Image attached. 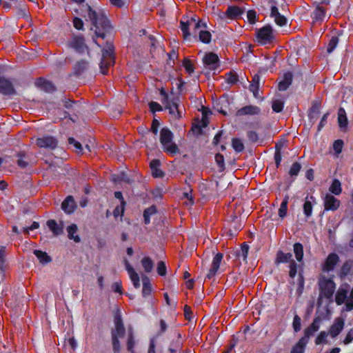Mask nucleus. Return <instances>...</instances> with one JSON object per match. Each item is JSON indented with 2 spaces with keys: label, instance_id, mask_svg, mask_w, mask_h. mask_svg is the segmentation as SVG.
<instances>
[{
  "label": "nucleus",
  "instance_id": "obj_48",
  "mask_svg": "<svg viewBox=\"0 0 353 353\" xmlns=\"http://www.w3.org/2000/svg\"><path fill=\"white\" fill-rule=\"evenodd\" d=\"M301 319L298 315H295L293 319L292 326L295 332H299L301 328Z\"/></svg>",
  "mask_w": 353,
  "mask_h": 353
},
{
  "label": "nucleus",
  "instance_id": "obj_54",
  "mask_svg": "<svg viewBox=\"0 0 353 353\" xmlns=\"http://www.w3.org/2000/svg\"><path fill=\"white\" fill-rule=\"evenodd\" d=\"M215 161L219 166L221 171H223L225 168L223 156L220 154H216L215 156Z\"/></svg>",
  "mask_w": 353,
  "mask_h": 353
},
{
  "label": "nucleus",
  "instance_id": "obj_4",
  "mask_svg": "<svg viewBox=\"0 0 353 353\" xmlns=\"http://www.w3.org/2000/svg\"><path fill=\"white\" fill-rule=\"evenodd\" d=\"M160 92L163 97L161 102L165 105V109L169 110V113L172 115V118L175 119H179L181 116L178 109V98L170 97L163 88L161 90Z\"/></svg>",
  "mask_w": 353,
  "mask_h": 353
},
{
  "label": "nucleus",
  "instance_id": "obj_38",
  "mask_svg": "<svg viewBox=\"0 0 353 353\" xmlns=\"http://www.w3.org/2000/svg\"><path fill=\"white\" fill-rule=\"evenodd\" d=\"M329 190L335 195H339L341 192V184L339 180L334 179L331 184Z\"/></svg>",
  "mask_w": 353,
  "mask_h": 353
},
{
  "label": "nucleus",
  "instance_id": "obj_34",
  "mask_svg": "<svg viewBox=\"0 0 353 353\" xmlns=\"http://www.w3.org/2000/svg\"><path fill=\"white\" fill-rule=\"evenodd\" d=\"M338 122L340 128H345L347 124L346 113L343 108H340L338 111Z\"/></svg>",
  "mask_w": 353,
  "mask_h": 353
},
{
  "label": "nucleus",
  "instance_id": "obj_56",
  "mask_svg": "<svg viewBox=\"0 0 353 353\" xmlns=\"http://www.w3.org/2000/svg\"><path fill=\"white\" fill-rule=\"evenodd\" d=\"M300 170H301V165L299 163H294L291 166L289 173L292 176H293V175L296 176L298 174Z\"/></svg>",
  "mask_w": 353,
  "mask_h": 353
},
{
  "label": "nucleus",
  "instance_id": "obj_55",
  "mask_svg": "<svg viewBox=\"0 0 353 353\" xmlns=\"http://www.w3.org/2000/svg\"><path fill=\"white\" fill-rule=\"evenodd\" d=\"M274 18L275 23L280 26H285L287 23V19L281 14H279V15L275 16Z\"/></svg>",
  "mask_w": 353,
  "mask_h": 353
},
{
  "label": "nucleus",
  "instance_id": "obj_62",
  "mask_svg": "<svg viewBox=\"0 0 353 353\" xmlns=\"http://www.w3.org/2000/svg\"><path fill=\"white\" fill-rule=\"evenodd\" d=\"M247 17L250 23H254L256 22V12L250 10L247 13Z\"/></svg>",
  "mask_w": 353,
  "mask_h": 353
},
{
  "label": "nucleus",
  "instance_id": "obj_22",
  "mask_svg": "<svg viewBox=\"0 0 353 353\" xmlns=\"http://www.w3.org/2000/svg\"><path fill=\"white\" fill-rule=\"evenodd\" d=\"M294 259L291 253H284L279 250L276 253L275 263L279 265L281 263H290Z\"/></svg>",
  "mask_w": 353,
  "mask_h": 353
},
{
  "label": "nucleus",
  "instance_id": "obj_46",
  "mask_svg": "<svg viewBox=\"0 0 353 353\" xmlns=\"http://www.w3.org/2000/svg\"><path fill=\"white\" fill-rule=\"evenodd\" d=\"M249 246L247 244L243 243L241 248V250L239 251L237 255L239 256H242L243 260L245 261L248 254Z\"/></svg>",
  "mask_w": 353,
  "mask_h": 353
},
{
  "label": "nucleus",
  "instance_id": "obj_10",
  "mask_svg": "<svg viewBox=\"0 0 353 353\" xmlns=\"http://www.w3.org/2000/svg\"><path fill=\"white\" fill-rule=\"evenodd\" d=\"M0 94L12 95L16 94L12 83L4 77H0Z\"/></svg>",
  "mask_w": 353,
  "mask_h": 353
},
{
  "label": "nucleus",
  "instance_id": "obj_42",
  "mask_svg": "<svg viewBox=\"0 0 353 353\" xmlns=\"http://www.w3.org/2000/svg\"><path fill=\"white\" fill-rule=\"evenodd\" d=\"M288 199H289V196H285V199L282 201L281 206L279 209V215L281 218H283L286 215Z\"/></svg>",
  "mask_w": 353,
  "mask_h": 353
},
{
  "label": "nucleus",
  "instance_id": "obj_18",
  "mask_svg": "<svg viewBox=\"0 0 353 353\" xmlns=\"http://www.w3.org/2000/svg\"><path fill=\"white\" fill-rule=\"evenodd\" d=\"M272 28L269 26H265L257 32L259 40L261 42H267L272 39Z\"/></svg>",
  "mask_w": 353,
  "mask_h": 353
},
{
  "label": "nucleus",
  "instance_id": "obj_53",
  "mask_svg": "<svg viewBox=\"0 0 353 353\" xmlns=\"http://www.w3.org/2000/svg\"><path fill=\"white\" fill-rule=\"evenodd\" d=\"M157 272L160 276H165L166 274V266L163 261H161L157 264Z\"/></svg>",
  "mask_w": 353,
  "mask_h": 353
},
{
  "label": "nucleus",
  "instance_id": "obj_37",
  "mask_svg": "<svg viewBox=\"0 0 353 353\" xmlns=\"http://www.w3.org/2000/svg\"><path fill=\"white\" fill-rule=\"evenodd\" d=\"M294 253L298 261H301L303 257V247L301 243H296L294 245Z\"/></svg>",
  "mask_w": 353,
  "mask_h": 353
},
{
  "label": "nucleus",
  "instance_id": "obj_3",
  "mask_svg": "<svg viewBox=\"0 0 353 353\" xmlns=\"http://www.w3.org/2000/svg\"><path fill=\"white\" fill-rule=\"evenodd\" d=\"M114 47L108 43L102 50V57L99 63L100 70L103 74H107V70L114 63Z\"/></svg>",
  "mask_w": 353,
  "mask_h": 353
},
{
  "label": "nucleus",
  "instance_id": "obj_49",
  "mask_svg": "<svg viewBox=\"0 0 353 353\" xmlns=\"http://www.w3.org/2000/svg\"><path fill=\"white\" fill-rule=\"evenodd\" d=\"M180 23H181V30L183 32V38L187 39L188 37H189L190 35V33L188 30V28L190 26L187 22H185L183 21H181Z\"/></svg>",
  "mask_w": 353,
  "mask_h": 353
},
{
  "label": "nucleus",
  "instance_id": "obj_16",
  "mask_svg": "<svg viewBox=\"0 0 353 353\" xmlns=\"http://www.w3.org/2000/svg\"><path fill=\"white\" fill-rule=\"evenodd\" d=\"M203 63L211 70H214L218 66L219 57L213 53L206 54L203 59Z\"/></svg>",
  "mask_w": 353,
  "mask_h": 353
},
{
  "label": "nucleus",
  "instance_id": "obj_58",
  "mask_svg": "<svg viewBox=\"0 0 353 353\" xmlns=\"http://www.w3.org/2000/svg\"><path fill=\"white\" fill-rule=\"evenodd\" d=\"M134 345V341L133 334L132 332H130L129 335H128V343H127L128 350L132 352Z\"/></svg>",
  "mask_w": 353,
  "mask_h": 353
},
{
  "label": "nucleus",
  "instance_id": "obj_57",
  "mask_svg": "<svg viewBox=\"0 0 353 353\" xmlns=\"http://www.w3.org/2000/svg\"><path fill=\"white\" fill-rule=\"evenodd\" d=\"M183 65L188 73L191 74L194 72V68L190 59H185Z\"/></svg>",
  "mask_w": 353,
  "mask_h": 353
},
{
  "label": "nucleus",
  "instance_id": "obj_45",
  "mask_svg": "<svg viewBox=\"0 0 353 353\" xmlns=\"http://www.w3.org/2000/svg\"><path fill=\"white\" fill-rule=\"evenodd\" d=\"M338 42H339L338 37H332V39H330V41L328 43L327 48V51L328 53H331L334 50V48L336 47V46L338 44Z\"/></svg>",
  "mask_w": 353,
  "mask_h": 353
},
{
  "label": "nucleus",
  "instance_id": "obj_9",
  "mask_svg": "<svg viewBox=\"0 0 353 353\" xmlns=\"http://www.w3.org/2000/svg\"><path fill=\"white\" fill-rule=\"evenodd\" d=\"M114 327L115 328L112 330V337H123L125 330L122 322L121 317L119 314L116 315L114 317Z\"/></svg>",
  "mask_w": 353,
  "mask_h": 353
},
{
  "label": "nucleus",
  "instance_id": "obj_8",
  "mask_svg": "<svg viewBox=\"0 0 353 353\" xmlns=\"http://www.w3.org/2000/svg\"><path fill=\"white\" fill-rule=\"evenodd\" d=\"M261 110L258 106L253 105H245L236 112V116H254L260 114Z\"/></svg>",
  "mask_w": 353,
  "mask_h": 353
},
{
  "label": "nucleus",
  "instance_id": "obj_28",
  "mask_svg": "<svg viewBox=\"0 0 353 353\" xmlns=\"http://www.w3.org/2000/svg\"><path fill=\"white\" fill-rule=\"evenodd\" d=\"M89 66L88 61L81 59L78 61L74 65V71L77 74H80L85 71Z\"/></svg>",
  "mask_w": 353,
  "mask_h": 353
},
{
  "label": "nucleus",
  "instance_id": "obj_7",
  "mask_svg": "<svg viewBox=\"0 0 353 353\" xmlns=\"http://www.w3.org/2000/svg\"><path fill=\"white\" fill-rule=\"evenodd\" d=\"M339 261V256L335 253H330L326 258L322 270L323 272H330L334 270L335 266Z\"/></svg>",
  "mask_w": 353,
  "mask_h": 353
},
{
  "label": "nucleus",
  "instance_id": "obj_29",
  "mask_svg": "<svg viewBox=\"0 0 353 353\" xmlns=\"http://www.w3.org/2000/svg\"><path fill=\"white\" fill-rule=\"evenodd\" d=\"M259 76L256 74L253 77L252 83L250 85V90L253 93L255 98L259 97Z\"/></svg>",
  "mask_w": 353,
  "mask_h": 353
},
{
  "label": "nucleus",
  "instance_id": "obj_14",
  "mask_svg": "<svg viewBox=\"0 0 353 353\" xmlns=\"http://www.w3.org/2000/svg\"><path fill=\"white\" fill-rule=\"evenodd\" d=\"M344 320L342 318L338 317L334 320V323L330 327L329 330L330 335L334 338L338 336L344 327Z\"/></svg>",
  "mask_w": 353,
  "mask_h": 353
},
{
  "label": "nucleus",
  "instance_id": "obj_51",
  "mask_svg": "<svg viewBox=\"0 0 353 353\" xmlns=\"http://www.w3.org/2000/svg\"><path fill=\"white\" fill-rule=\"evenodd\" d=\"M207 25L205 23H202L201 21H198L197 23H195L194 25L193 34H199V31L203 29H206Z\"/></svg>",
  "mask_w": 353,
  "mask_h": 353
},
{
  "label": "nucleus",
  "instance_id": "obj_41",
  "mask_svg": "<svg viewBox=\"0 0 353 353\" xmlns=\"http://www.w3.org/2000/svg\"><path fill=\"white\" fill-rule=\"evenodd\" d=\"M352 267V264L350 261L345 262L340 270L339 276L343 277L347 275L350 272Z\"/></svg>",
  "mask_w": 353,
  "mask_h": 353
},
{
  "label": "nucleus",
  "instance_id": "obj_61",
  "mask_svg": "<svg viewBox=\"0 0 353 353\" xmlns=\"http://www.w3.org/2000/svg\"><path fill=\"white\" fill-rule=\"evenodd\" d=\"M73 25L74 27L77 30H83V22L79 17H74L73 19Z\"/></svg>",
  "mask_w": 353,
  "mask_h": 353
},
{
  "label": "nucleus",
  "instance_id": "obj_31",
  "mask_svg": "<svg viewBox=\"0 0 353 353\" xmlns=\"http://www.w3.org/2000/svg\"><path fill=\"white\" fill-rule=\"evenodd\" d=\"M307 343L306 338L300 339L298 343L292 347L291 353H303Z\"/></svg>",
  "mask_w": 353,
  "mask_h": 353
},
{
  "label": "nucleus",
  "instance_id": "obj_26",
  "mask_svg": "<svg viewBox=\"0 0 353 353\" xmlns=\"http://www.w3.org/2000/svg\"><path fill=\"white\" fill-rule=\"evenodd\" d=\"M243 12L244 10L238 6H229L227 11L225 12V15L228 18L234 19L241 15Z\"/></svg>",
  "mask_w": 353,
  "mask_h": 353
},
{
  "label": "nucleus",
  "instance_id": "obj_20",
  "mask_svg": "<svg viewBox=\"0 0 353 353\" xmlns=\"http://www.w3.org/2000/svg\"><path fill=\"white\" fill-rule=\"evenodd\" d=\"M46 224L54 236L61 234L63 232L62 223L58 224L54 220L50 219L47 221Z\"/></svg>",
  "mask_w": 353,
  "mask_h": 353
},
{
  "label": "nucleus",
  "instance_id": "obj_21",
  "mask_svg": "<svg viewBox=\"0 0 353 353\" xmlns=\"http://www.w3.org/2000/svg\"><path fill=\"white\" fill-rule=\"evenodd\" d=\"M293 79L292 73L288 72L284 74L283 79L279 83V90L280 91L286 90L289 86L292 84Z\"/></svg>",
  "mask_w": 353,
  "mask_h": 353
},
{
  "label": "nucleus",
  "instance_id": "obj_64",
  "mask_svg": "<svg viewBox=\"0 0 353 353\" xmlns=\"http://www.w3.org/2000/svg\"><path fill=\"white\" fill-rule=\"evenodd\" d=\"M353 340V327L347 332L345 339L343 340V343L345 345H347L350 343Z\"/></svg>",
  "mask_w": 353,
  "mask_h": 353
},
{
  "label": "nucleus",
  "instance_id": "obj_6",
  "mask_svg": "<svg viewBox=\"0 0 353 353\" xmlns=\"http://www.w3.org/2000/svg\"><path fill=\"white\" fill-rule=\"evenodd\" d=\"M36 144L40 148H48L54 150L57 147V140L51 136H46L41 138H38L36 140Z\"/></svg>",
  "mask_w": 353,
  "mask_h": 353
},
{
  "label": "nucleus",
  "instance_id": "obj_15",
  "mask_svg": "<svg viewBox=\"0 0 353 353\" xmlns=\"http://www.w3.org/2000/svg\"><path fill=\"white\" fill-rule=\"evenodd\" d=\"M320 323L321 318L316 317L314 319L312 324L305 330L304 336H303L302 338H306V342L308 343L309 338L311 336L314 335V334L318 331V330L319 329Z\"/></svg>",
  "mask_w": 353,
  "mask_h": 353
},
{
  "label": "nucleus",
  "instance_id": "obj_36",
  "mask_svg": "<svg viewBox=\"0 0 353 353\" xmlns=\"http://www.w3.org/2000/svg\"><path fill=\"white\" fill-rule=\"evenodd\" d=\"M325 16V10L317 6L312 13V17L315 21H322Z\"/></svg>",
  "mask_w": 353,
  "mask_h": 353
},
{
  "label": "nucleus",
  "instance_id": "obj_27",
  "mask_svg": "<svg viewBox=\"0 0 353 353\" xmlns=\"http://www.w3.org/2000/svg\"><path fill=\"white\" fill-rule=\"evenodd\" d=\"M347 288H343V286L339 288L335 296L336 303L338 305H341L344 303L347 297Z\"/></svg>",
  "mask_w": 353,
  "mask_h": 353
},
{
  "label": "nucleus",
  "instance_id": "obj_59",
  "mask_svg": "<svg viewBox=\"0 0 353 353\" xmlns=\"http://www.w3.org/2000/svg\"><path fill=\"white\" fill-rule=\"evenodd\" d=\"M112 341L114 353H119L120 343L119 341V338H116L115 336L112 337Z\"/></svg>",
  "mask_w": 353,
  "mask_h": 353
},
{
  "label": "nucleus",
  "instance_id": "obj_17",
  "mask_svg": "<svg viewBox=\"0 0 353 353\" xmlns=\"http://www.w3.org/2000/svg\"><path fill=\"white\" fill-rule=\"evenodd\" d=\"M70 46L78 52H83L87 50L84 43V39L82 37H74L70 43Z\"/></svg>",
  "mask_w": 353,
  "mask_h": 353
},
{
  "label": "nucleus",
  "instance_id": "obj_24",
  "mask_svg": "<svg viewBox=\"0 0 353 353\" xmlns=\"http://www.w3.org/2000/svg\"><path fill=\"white\" fill-rule=\"evenodd\" d=\"M17 158V164L21 168H26L30 165V161L25 152H19L16 154Z\"/></svg>",
  "mask_w": 353,
  "mask_h": 353
},
{
  "label": "nucleus",
  "instance_id": "obj_52",
  "mask_svg": "<svg viewBox=\"0 0 353 353\" xmlns=\"http://www.w3.org/2000/svg\"><path fill=\"white\" fill-rule=\"evenodd\" d=\"M289 275L291 278H294L296 276L297 272V264L296 263L294 260L291 261L289 265Z\"/></svg>",
  "mask_w": 353,
  "mask_h": 353
},
{
  "label": "nucleus",
  "instance_id": "obj_63",
  "mask_svg": "<svg viewBox=\"0 0 353 353\" xmlns=\"http://www.w3.org/2000/svg\"><path fill=\"white\" fill-rule=\"evenodd\" d=\"M149 106H150V108L152 112H155V111H161L162 110V107L161 105L157 103V102H154V101H152L149 103Z\"/></svg>",
  "mask_w": 353,
  "mask_h": 353
},
{
  "label": "nucleus",
  "instance_id": "obj_19",
  "mask_svg": "<svg viewBox=\"0 0 353 353\" xmlns=\"http://www.w3.org/2000/svg\"><path fill=\"white\" fill-rule=\"evenodd\" d=\"M63 210L68 213H72L76 208V203L72 196H68L61 204Z\"/></svg>",
  "mask_w": 353,
  "mask_h": 353
},
{
  "label": "nucleus",
  "instance_id": "obj_12",
  "mask_svg": "<svg viewBox=\"0 0 353 353\" xmlns=\"http://www.w3.org/2000/svg\"><path fill=\"white\" fill-rule=\"evenodd\" d=\"M125 269L129 274L130 279L132 281L133 285L135 288H139L140 284V277L137 273L135 270L132 267L128 261L125 260L124 261Z\"/></svg>",
  "mask_w": 353,
  "mask_h": 353
},
{
  "label": "nucleus",
  "instance_id": "obj_5",
  "mask_svg": "<svg viewBox=\"0 0 353 353\" xmlns=\"http://www.w3.org/2000/svg\"><path fill=\"white\" fill-rule=\"evenodd\" d=\"M319 285L321 296L327 299H330L333 296L336 285L332 279L321 276L319 280Z\"/></svg>",
  "mask_w": 353,
  "mask_h": 353
},
{
  "label": "nucleus",
  "instance_id": "obj_2",
  "mask_svg": "<svg viewBox=\"0 0 353 353\" xmlns=\"http://www.w3.org/2000/svg\"><path fill=\"white\" fill-rule=\"evenodd\" d=\"M173 133L167 128H163L160 131V142L164 152L174 155L179 152L177 145L172 141Z\"/></svg>",
  "mask_w": 353,
  "mask_h": 353
},
{
  "label": "nucleus",
  "instance_id": "obj_30",
  "mask_svg": "<svg viewBox=\"0 0 353 353\" xmlns=\"http://www.w3.org/2000/svg\"><path fill=\"white\" fill-rule=\"evenodd\" d=\"M37 85L46 92H52L55 90L54 85L50 81L40 79L37 81Z\"/></svg>",
  "mask_w": 353,
  "mask_h": 353
},
{
  "label": "nucleus",
  "instance_id": "obj_33",
  "mask_svg": "<svg viewBox=\"0 0 353 353\" xmlns=\"http://www.w3.org/2000/svg\"><path fill=\"white\" fill-rule=\"evenodd\" d=\"M34 254L38 258L39 262L42 264L48 263L52 261L50 256H48V254L45 252L36 250L34 251Z\"/></svg>",
  "mask_w": 353,
  "mask_h": 353
},
{
  "label": "nucleus",
  "instance_id": "obj_32",
  "mask_svg": "<svg viewBox=\"0 0 353 353\" xmlns=\"http://www.w3.org/2000/svg\"><path fill=\"white\" fill-rule=\"evenodd\" d=\"M141 265L146 273H150L154 268L153 261L148 256L143 257L141 261Z\"/></svg>",
  "mask_w": 353,
  "mask_h": 353
},
{
  "label": "nucleus",
  "instance_id": "obj_23",
  "mask_svg": "<svg viewBox=\"0 0 353 353\" xmlns=\"http://www.w3.org/2000/svg\"><path fill=\"white\" fill-rule=\"evenodd\" d=\"M67 233H68V237L70 239L73 240L76 243H79L81 241V239L79 235L75 234L78 231V227L76 224L72 223L70 225H68L66 228Z\"/></svg>",
  "mask_w": 353,
  "mask_h": 353
},
{
  "label": "nucleus",
  "instance_id": "obj_1",
  "mask_svg": "<svg viewBox=\"0 0 353 353\" xmlns=\"http://www.w3.org/2000/svg\"><path fill=\"white\" fill-rule=\"evenodd\" d=\"M81 11V14L85 20L91 22L92 25L91 30H94L97 37L104 38L103 30L109 27L108 20L105 15L101 12H97L88 5H85Z\"/></svg>",
  "mask_w": 353,
  "mask_h": 353
},
{
  "label": "nucleus",
  "instance_id": "obj_47",
  "mask_svg": "<svg viewBox=\"0 0 353 353\" xmlns=\"http://www.w3.org/2000/svg\"><path fill=\"white\" fill-rule=\"evenodd\" d=\"M312 205L311 201H305L303 204V212L306 216L309 217L312 215Z\"/></svg>",
  "mask_w": 353,
  "mask_h": 353
},
{
  "label": "nucleus",
  "instance_id": "obj_60",
  "mask_svg": "<svg viewBox=\"0 0 353 353\" xmlns=\"http://www.w3.org/2000/svg\"><path fill=\"white\" fill-rule=\"evenodd\" d=\"M343 143L341 140H336L333 144V148L337 154H339L342 151Z\"/></svg>",
  "mask_w": 353,
  "mask_h": 353
},
{
  "label": "nucleus",
  "instance_id": "obj_13",
  "mask_svg": "<svg viewBox=\"0 0 353 353\" xmlns=\"http://www.w3.org/2000/svg\"><path fill=\"white\" fill-rule=\"evenodd\" d=\"M223 256L221 253H217L214 256V257L213 258L212 262L211 268L206 276L208 279H210L212 278L216 274L218 270L219 269L220 264H221V260L223 259Z\"/></svg>",
  "mask_w": 353,
  "mask_h": 353
},
{
  "label": "nucleus",
  "instance_id": "obj_35",
  "mask_svg": "<svg viewBox=\"0 0 353 353\" xmlns=\"http://www.w3.org/2000/svg\"><path fill=\"white\" fill-rule=\"evenodd\" d=\"M143 281V290L142 294L143 296H147L150 294L152 292V288L149 281L148 278L146 276H142Z\"/></svg>",
  "mask_w": 353,
  "mask_h": 353
},
{
  "label": "nucleus",
  "instance_id": "obj_39",
  "mask_svg": "<svg viewBox=\"0 0 353 353\" xmlns=\"http://www.w3.org/2000/svg\"><path fill=\"white\" fill-rule=\"evenodd\" d=\"M156 212L157 209L154 205L150 206V208L145 209L143 212L144 223L145 224L150 223V216L151 215L155 214Z\"/></svg>",
  "mask_w": 353,
  "mask_h": 353
},
{
  "label": "nucleus",
  "instance_id": "obj_25",
  "mask_svg": "<svg viewBox=\"0 0 353 353\" xmlns=\"http://www.w3.org/2000/svg\"><path fill=\"white\" fill-rule=\"evenodd\" d=\"M150 168L152 170V174L154 177H163L164 174L163 171L159 168L161 165V162L159 160L154 159L150 162Z\"/></svg>",
  "mask_w": 353,
  "mask_h": 353
},
{
  "label": "nucleus",
  "instance_id": "obj_50",
  "mask_svg": "<svg viewBox=\"0 0 353 353\" xmlns=\"http://www.w3.org/2000/svg\"><path fill=\"white\" fill-rule=\"evenodd\" d=\"M272 110L276 112H280L283 108V102L279 100H274L272 105Z\"/></svg>",
  "mask_w": 353,
  "mask_h": 353
},
{
  "label": "nucleus",
  "instance_id": "obj_44",
  "mask_svg": "<svg viewBox=\"0 0 353 353\" xmlns=\"http://www.w3.org/2000/svg\"><path fill=\"white\" fill-rule=\"evenodd\" d=\"M225 80L229 84H234L238 81V75L235 72H230L226 74Z\"/></svg>",
  "mask_w": 353,
  "mask_h": 353
},
{
  "label": "nucleus",
  "instance_id": "obj_11",
  "mask_svg": "<svg viewBox=\"0 0 353 353\" xmlns=\"http://www.w3.org/2000/svg\"><path fill=\"white\" fill-rule=\"evenodd\" d=\"M340 206V201L333 195L327 194L324 198V208L325 210L334 211Z\"/></svg>",
  "mask_w": 353,
  "mask_h": 353
},
{
  "label": "nucleus",
  "instance_id": "obj_40",
  "mask_svg": "<svg viewBox=\"0 0 353 353\" xmlns=\"http://www.w3.org/2000/svg\"><path fill=\"white\" fill-rule=\"evenodd\" d=\"M199 39L205 43H209L211 41V34L205 29L200 30L199 31Z\"/></svg>",
  "mask_w": 353,
  "mask_h": 353
},
{
  "label": "nucleus",
  "instance_id": "obj_43",
  "mask_svg": "<svg viewBox=\"0 0 353 353\" xmlns=\"http://www.w3.org/2000/svg\"><path fill=\"white\" fill-rule=\"evenodd\" d=\"M232 145L237 152H240L244 149L243 143L239 139H233L232 141Z\"/></svg>",
  "mask_w": 353,
  "mask_h": 353
}]
</instances>
